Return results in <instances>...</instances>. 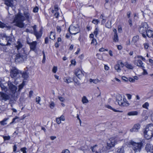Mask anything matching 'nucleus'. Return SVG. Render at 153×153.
<instances>
[{
    "label": "nucleus",
    "mask_w": 153,
    "mask_h": 153,
    "mask_svg": "<svg viewBox=\"0 0 153 153\" xmlns=\"http://www.w3.org/2000/svg\"><path fill=\"white\" fill-rule=\"evenodd\" d=\"M23 44L20 39H18L15 44V48L17 50L18 52H25L24 49L22 48Z\"/></svg>",
    "instance_id": "obj_10"
},
{
    "label": "nucleus",
    "mask_w": 153,
    "mask_h": 153,
    "mask_svg": "<svg viewBox=\"0 0 153 153\" xmlns=\"http://www.w3.org/2000/svg\"><path fill=\"white\" fill-rule=\"evenodd\" d=\"M71 64L75 65L76 64V62L75 59H72L71 60Z\"/></svg>",
    "instance_id": "obj_48"
},
{
    "label": "nucleus",
    "mask_w": 153,
    "mask_h": 153,
    "mask_svg": "<svg viewBox=\"0 0 153 153\" xmlns=\"http://www.w3.org/2000/svg\"><path fill=\"white\" fill-rule=\"evenodd\" d=\"M124 148L122 147L118 148L117 149V153H124Z\"/></svg>",
    "instance_id": "obj_25"
},
{
    "label": "nucleus",
    "mask_w": 153,
    "mask_h": 153,
    "mask_svg": "<svg viewBox=\"0 0 153 153\" xmlns=\"http://www.w3.org/2000/svg\"><path fill=\"white\" fill-rule=\"evenodd\" d=\"M56 121L57 123L58 124H60L61 123L60 119L59 118H56Z\"/></svg>",
    "instance_id": "obj_47"
},
{
    "label": "nucleus",
    "mask_w": 153,
    "mask_h": 153,
    "mask_svg": "<svg viewBox=\"0 0 153 153\" xmlns=\"http://www.w3.org/2000/svg\"><path fill=\"white\" fill-rule=\"evenodd\" d=\"M147 36L149 37H152L153 36V31L151 30H148L146 32Z\"/></svg>",
    "instance_id": "obj_23"
},
{
    "label": "nucleus",
    "mask_w": 153,
    "mask_h": 153,
    "mask_svg": "<svg viewBox=\"0 0 153 153\" xmlns=\"http://www.w3.org/2000/svg\"><path fill=\"white\" fill-rule=\"evenodd\" d=\"M79 149L83 152L84 153H86L87 150V146H82L79 148Z\"/></svg>",
    "instance_id": "obj_29"
},
{
    "label": "nucleus",
    "mask_w": 153,
    "mask_h": 153,
    "mask_svg": "<svg viewBox=\"0 0 153 153\" xmlns=\"http://www.w3.org/2000/svg\"><path fill=\"white\" fill-rule=\"evenodd\" d=\"M134 64L139 67L142 68H144V67L143 65V63L142 61L139 59H136L134 62Z\"/></svg>",
    "instance_id": "obj_16"
},
{
    "label": "nucleus",
    "mask_w": 153,
    "mask_h": 153,
    "mask_svg": "<svg viewBox=\"0 0 153 153\" xmlns=\"http://www.w3.org/2000/svg\"><path fill=\"white\" fill-rule=\"evenodd\" d=\"M10 37L4 34L2 38H0V45L3 46L9 45L11 42Z\"/></svg>",
    "instance_id": "obj_5"
},
{
    "label": "nucleus",
    "mask_w": 153,
    "mask_h": 153,
    "mask_svg": "<svg viewBox=\"0 0 153 153\" xmlns=\"http://www.w3.org/2000/svg\"><path fill=\"white\" fill-rule=\"evenodd\" d=\"M6 120V119H4L3 121L0 122L1 125H4L7 124V123H5Z\"/></svg>",
    "instance_id": "obj_40"
},
{
    "label": "nucleus",
    "mask_w": 153,
    "mask_h": 153,
    "mask_svg": "<svg viewBox=\"0 0 153 153\" xmlns=\"http://www.w3.org/2000/svg\"><path fill=\"white\" fill-rule=\"evenodd\" d=\"M60 119L61 121H64L65 120V118L64 116L63 115H62L61 117L59 118Z\"/></svg>",
    "instance_id": "obj_62"
},
{
    "label": "nucleus",
    "mask_w": 153,
    "mask_h": 153,
    "mask_svg": "<svg viewBox=\"0 0 153 153\" xmlns=\"http://www.w3.org/2000/svg\"><path fill=\"white\" fill-rule=\"evenodd\" d=\"M105 26L107 28H111V21H108L106 23Z\"/></svg>",
    "instance_id": "obj_34"
},
{
    "label": "nucleus",
    "mask_w": 153,
    "mask_h": 153,
    "mask_svg": "<svg viewBox=\"0 0 153 153\" xmlns=\"http://www.w3.org/2000/svg\"><path fill=\"white\" fill-rule=\"evenodd\" d=\"M19 118V117L16 116L12 120V122L10 123L11 124L12 123H14L16 120L18 119Z\"/></svg>",
    "instance_id": "obj_59"
},
{
    "label": "nucleus",
    "mask_w": 153,
    "mask_h": 153,
    "mask_svg": "<svg viewBox=\"0 0 153 153\" xmlns=\"http://www.w3.org/2000/svg\"><path fill=\"white\" fill-rule=\"evenodd\" d=\"M97 146V145H95L94 146H91L90 147V149L91 150V151L93 152H96V149H95V148Z\"/></svg>",
    "instance_id": "obj_37"
},
{
    "label": "nucleus",
    "mask_w": 153,
    "mask_h": 153,
    "mask_svg": "<svg viewBox=\"0 0 153 153\" xmlns=\"http://www.w3.org/2000/svg\"><path fill=\"white\" fill-rule=\"evenodd\" d=\"M0 94L2 99L6 101L9 99V96L6 94L3 93H1Z\"/></svg>",
    "instance_id": "obj_20"
},
{
    "label": "nucleus",
    "mask_w": 153,
    "mask_h": 153,
    "mask_svg": "<svg viewBox=\"0 0 153 153\" xmlns=\"http://www.w3.org/2000/svg\"><path fill=\"white\" fill-rule=\"evenodd\" d=\"M24 83L23 82L22 84L19 85V90H20L24 86Z\"/></svg>",
    "instance_id": "obj_44"
},
{
    "label": "nucleus",
    "mask_w": 153,
    "mask_h": 153,
    "mask_svg": "<svg viewBox=\"0 0 153 153\" xmlns=\"http://www.w3.org/2000/svg\"><path fill=\"white\" fill-rule=\"evenodd\" d=\"M36 102H37L38 104H40L39 102L40 101V97H38L36 98Z\"/></svg>",
    "instance_id": "obj_46"
},
{
    "label": "nucleus",
    "mask_w": 153,
    "mask_h": 153,
    "mask_svg": "<svg viewBox=\"0 0 153 153\" xmlns=\"http://www.w3.org/2000/svg\"><path fill=\"white\" fill-rule=\"evenodd\" d=\"M149 105V103L147 102H146L144 104H143L142 107L143 108H145L146 109H148V107Z\"/></svg>",
    "instance_id": "obj_35"
},
{
    "label": "nucleus",
    "mask_w": 153,
    "mask_h": 153,
    "mask_svg": "<svg viewBox=\"0 0 153 153\" xmlns=\"http://www.w3.org/2000/svg\"><path fill=\"white\" fill-rule=\"evenodd\" d=\"M143 70V74L144 75H147L148 73L146 71L144 68H142Z\"/></svg>",
    "instance_id": "obj_61"
},
{
    "label": "nucleus",
    "mask_w": 153,
    "mask_h": 153,
    "mask_svg": "<svg viewBox=\"0 0 153 153\" xmlns=\"http://www.w3.org/2000/svg\"><path fill=\"white\" fill-rule=\"evenodd\" d=\"M89 81L90 82H93L94 83L96 84L100 82V80L97 79H90Z\"/></svg>",
    "instance_id": "obj_31"
},
{
    "label": "nucleus",
    "mask_w": 153,
    "mask_h": 153,
    "mask_svg": "<svg viewBox=\"0 0 153 153\" xmlns=\"http://www.w3.org/2000/svg\"><path fill=\"white\" fill-rule=\"evenodd\" d=\"M128 80L130 82H133L135 81L134 79L131 77H129L128 78Z\"/></svg>",
    "instance_id": "obj_58"
},
{
    "label": "nucleus",
    "mask_w": 153,
    "mask_h": 153,
    "mask_svg": "<svg viewBox=\"0 0 153 153\" xmlns=\"http://www.w3.org/2000/svg\"><path fill=\"white\" fill-rule=\"evenodd\" d=\"M108 51V50L106 49H104V48H101L99 49V51L100 52H103V51Z\"/></svg>",
    "instance_id": "obj_54"
},
{
    "label": "nucleus",
    "mask_w": 153,
    "mask_h": 153,
    "mask_svg": "<svg viewBox=\"0 0 153 153\" xmlns=\"http://www.w3.org/2000/svg\"><path fill=\"white\" fill-rule=\"evenodd\" d=\"M57 70V67L56 66H54L52 69V71L54 73H56Z\"/></svg>",
    "instance_id": "obj_42"
},
{
    "label": "nucleus",
    "mask_w": 153,
    "mask_h": 153,
    "mask_svg": "<svg viewBox=\"0 0 153 153\" xmlns=\"http://www.w3.org/2000/svg\"><path fill=\"white\" fill-rule=\"evenodd\" d=\"M140 127V125L139 124H135L133 127L130 129V131L131 132L138 131Z\"/></svg>",
    "instance_id": "obj_17"
},
{
    "label": "nucleus",
    "mask_w": 153,
    "mask_h": 153,
    "mask_svg": "<svg viewBox=\"0 0 153 153\" xmlns=\"http://www.w3.org/2000/svg\"><path fill=\"white\" fill-rule=\"evenodd\" d=\"M138 112L136 111H133L128 112L127 115L129 116L137 115Z\"/></svg>",
    "instance_id": "obj_22"
},
{
    "label": "nucleus",
    "mask_w": 153,
    "mask_h": 153,
    "mask_svg": "<svg viewBox=\"0 0 153 153\" xmlns=\"http://www.w3.org/2000/svg\"><path fill=\"white\" fill-rule=\"evenodd\" d=\"M118 30L119 33H121L122 32V27L121 26H118Z\"/></svg>",
    "instance_id": "obj_57"
},
{
    "label": "nucleus",
    "mask_w": 153,
    "mask_h": 153,
    "mask_svg": "<svg viewBox=\"0 0 153 153\" xmlns=\"http://www.w3.org/2000/svg\"><path fill=\"white\" fill-rule=\"evenodd\" d=\"M116 101L119 105L121 106H128L130 105L124 96L123 98L120 96H118L117 99Z\"/></svg>",
    "instance_id": "obj_4"
},
{
    "label": "nucleus",
    "mask_w": 153,
    "mask_h": 153,
    "mask_svg": "<svg viewBox=\"0 0 153 153\" xmlns=\"http://www.w3.org/2000/svg\"><path fill=\"white\" fill-rule=\"evenodd\" d=\"M10 75L12 78H18L21 72L17 69L16 67H13L10 70Z\"/></svg>",
    "instance_id": "obj_7"
},
{
    "label": "nucleus",
    "mask_w": 153,
    "mask_h": 153,
    "mask_svg": "<svg viewBox=\"0 0 153 153\" xmlns=\"http://www.w3.org/2000/svg\"><path fill=\"white\" fill-rule=\"evenodd\" d=\"M82 101L83 104L87 103L88 102V100L85 96H84L82 97Z\"/></svg>",
    "instance_id": "obj_28"
},
{
    "label": "nucleus",
    "mask_w": 153,
    "mask_h": 153,
    "mask_svg": "<svg viewBox=\"0 0 153 153\" xmlns=\"http://www.w3.org/2000/svg\"><path fill=\"white\" fill-rule=\"evenodd\" d=\"M38 8L37 7H36L34 8L33 10V12L34 13L37 12H38Z\"/></svg>",
    "instance_id": "obj_56"
},
{
    "label": "nucleus",
    "mask_w": 153,
    "mask_h": 153,
    "mask_svg": "<svg viewBox=\"0 0 153 153\" xmlns=\"http://www.w3.org/2000/svg\"><path fill=\"white\" fill-rule=\"evenodd\" d=\"M129 145H131V147L134 153L140 152L143 147V141L136 143L133 141H131L129 142Z\"/></svg>",
    "instance_id": "obj_3"
},
{
    "label": "nucleus",
    "mask_w": 153,
    "mask_h": 153,
    "mask_svg": "<svg viewBox=\"0 0 153 153\" xmlns=\"http://www.w3.org/2000/svg\"><path fill=\"white\" fill-rule=\"evenodd\" d=\"M32 27L33 29L34 34L36 36L37 39H39L42 35V30H40L39 32H37L36 29V25H34L32 26Z\"/></svg>",
    "instance_id": "obj_11"
},
{
    "label": "nucleus",
    "mask_w": 153,
    "mask_h": 153,
    "mask_svg": "<svg viewBox=\"0 0 153 153\" xmlns=\"http://www.w3.org/2000/svg\"><path fill=\"white\" fill-rule=\"evenodd\" d=\"M3 138L4 140H8L10 139V137L9 136H4Z\"/></svg>",
    "instance_id": "obj_50"
},
{
    "label": "nucleus",
    "mask_w": 153,
    "mask_h": 153,
    "mask_svg": "<svg viewBox=\"0 0 153 153\" xmlns=\"http://www.w3.org/2000/svg\"><path fill=\"white\" fill-rule=\"evenodd\" d=\"M37 44L36 42H33L30 43V49L33 51H34L36 48V46Z\"/></svg>",
    "instance_id": "obj_19"
},
{
    "label": "nucleus",
    "mask_w": 153,
    "mask_h": 153,
    "mask_svg": "<svg viewBox=\"0 0 153 153\" xmlns=\"http://www.w3.org/2000/svg\"><path fill=\"white\" fill-rule=\"evenodd\" d=\"M94 44V45H96L97 44L96 40V39L93 38L91 42V44Z\"/></svg>",
    "instance_id": "obj_41"
},
{
    "label": "nucleus",
    "mask_w": 153,
    "mask_h": 153,
    "mask_svg": "<svg viewBox=\"0 0 153 153\" xmlns=\"http://www.w3.org/2000/svg\"><path fill=\"white\" fill-rule=\"evenodd\" d=\"M43 59L42 61V63H44L45 61V55L44 51L43 52Z\"/></svg>",
    "instance_id": "obj_55"
},
{
    "label": "nucleus",
    "mask_w": 153,
    "mask_h": 153,
    "mask_svg": "<svg viewBox=\"0 0 153 153\" xmlns=\"http://www.w3.org/2000/svg\"><path fill=\"white\" fill-rule=\"evenodd\" d=\"M124 66L128 69H132L133 68V66L131 64H129L127 62L125 63V65H124Z\"/></svg>",
    "instance_id": "obj_24"
},
{
    "label": "nucleus",
    "mask_w": 153,
    "mask_h": 153,
    "mask_svg": "<svg viewBox=\"0 0 153 153\" xmlns=\"http://www.w3.org/2000/svg\"><path fill=\"white\" fill-rule=\"evenodd\" d=\"M75 74L80 79L84 76L83 72L82 70L79 69H77L75 70Z\"/></svg>",
    "instance_id": "obj_14"
},
{
    "label": "nucleus",
    "mask_w": 153,
    "mask_h": 153,
    "mask_svg": "<svg viewBox=\"0 0 153 153\" xmlns=\"http://www.w3.org/2000/svg\"><path fill=\"white\" fill-rule=\"evenodd\" d=\"M145 138L147 139H151L153 136V124H149L146 126L144 131Z\"/></svg>",
    "instance_id": "obj_2"
},
{
    "label": "nucleus",
    "mask_w": 153,
    "mask_h": 153,
    "mask_svg": "<svg viewBox=\"0 0 153 153\" xmlns=\"http://www.w3.org/2000/svg\"><path fill=\"white\" fill-rule=\"evenodd\" d=\"M113 41L114 42H117L118 41V38L117 34L114 35L113 37Z\"/></svg>",
    "instance_id": "obj_30"
},
{
    "label": "nucleus",
    "mask_w": 153,
    "mask_h": 153,
    "mask_svg": "<svg viewBox=\"0 0 153 153\" xmlns=\"http://www.w3.org/2000/svg\"><path fill=\"white\" fill-rule=\"evenodd\" d=\"M148 28L147 24L146 22H144L141 25L139 29V32L142 34L144 38L146 37V36L144 34L146 32Z\"/></svg>",
    "instance_id": "obj_8"
},
{
    "label": "nucleus",
    "mask_w": 153,
    "mask_h": 153,
    "mask_svg": "<svg viewBox=\"0 0 153 153\" xmlns=\"http://www.w3.org/2000/svg\"><path fill=\"white\" fill-rule=\"evenodd\" d=\"M62 153H70V152L68 149H65L62 151Z\"/></svg>",
    "instance_id": "obj_60"
},
{
    "label": "nucleus",
    "mask_w": 153,
    "mask_h": 153,
    "mask_svg": "<svg viewBox=\"0 0 153 153\" xmlns=\"http://www.w3.org/2000/svg\"><path fill=\"white\" fill-rule=\"evenodd\" d=\"M26 148H23L21 149V150L23 152V153H26Z\"/></svg>",
    "instance_id": "obj_51"
},
{
    "label": "nucleus",
    "mask_w": 153,
    "mask_h": 153,
    "mask_svg": "<svg viewBox=\"0 0 153 153\" xmlns=\"http://www.w3.org/2000/svg\"><path fill=\"white\" fill-rule=\"evenodd\" d=\"M20 74L22 75L23 78L25 79H27L28 77V74L25 72L23 73L21 72V74Z\"/></svg>",
    "instance_id": "obj_26"
},
{
    "label": "nucleus",
    "mask_w": 153,
    "mask_h": 153,
    "mask_svg": "<svg viewBox=\"0 0 153 153\" xmlns=\"http://www.w3.org/2000/svg\"><path fill=\"white\" fill-rule=\"evenodd\" d=\"M100 22L97 19H94L92 21V22L94 24H97Z\"/></svg>",
    "instance_id": "obj_39"
},
{
    "label": "nucleus",
    "mask_w": 153,
    "mask_h": 153,
    "mask_svg": "<svg viewBox=\"0 0 153 153\" xmlns=\"http://www.w3.org/2000/svg\"><path fill=\"white\" fill-rule=\"evenodd\" d=\"M69 31L71 34L75 35L78 33L79 31V28L77 25L73 24L71 25L69 28Z\"/></svg>",
    "instance_id": "obj_6"
},
{
    "label": "nucleus",
    "mask_w": 153,
    "mask_h": 153,
    "mask_svg": "<svg viewBox=\"0 0 153 153\" xmlns=\"http://www.w3.org/2000/svg\"><path fill=\"white\" fill-rule=\"evenodd\" d=\"M144 48L146 49H147L149 47V44L148 43H145L143 44Z\"/></svg>",
    "instance_id": "obj_43"
},
{
    "label": "nucleus",
    "mask_w": 153,
    "mask_h": 153,
    "mask_svg": "<svg viewBox=\"0 0 153 153\" xmlns=\"http://www.w3.org/2000/svg\"><path fill=\"white\" fill-rule=\"evenodd\" d=\"M120 65H121V68L123 67L124 64L121 60H119L117 62V64L114 66L115 70L118 72H120L121 71V69L120 67Z\"/></svg>",
    "instance_id": "obj_13"
},
{
    "label": "nucleus",
    "mask_w": 153,
    "mask_h": 153,
    "mask_svg": "<svg viewBox=\"0 0 153 153\" xmlns=\"http://www.w3.org/2000/svg\"><path fill=\"white\" fill-rule=\"evenodd\" d=\"M23 15L20 12L15 16L13 22L14 25L20 28H23L25 27V25L23 22L25 20L27 21L28 22H30L31 17L28 10H24Z\"/></svg>",
    "instance_id": "obj_1"
},
{
    "label": "nucleus",
    "mask_w": 153,
    "mask_h": 153,
    "mask_svg": "<svg viewBox=\"0 0 153 153\" xmlns=\"http://www.w3.org/2000/svg\"><path fill=\"white\" fill-rule=\"evenodd\" d=\"M122 78L123 80L126 82L128 81V79L125 76L122 77Z\"/></svg>",
    "instance_id": "obj_49"
},
{
    "label": "nucleus",
    "mask_w": 153,
    "mask_h": 153,
    "mask_svg": "<svg viewBox=\"0 0 153 153\" xmlns=\"http://www.w3.org/2000/svg\"><path fill=\"white\" fill-rule=\"evenodd\" d=\"M116 143V140L114 139L111 138L107 143V149H109L111 148L114 147Z\"/></svg>",
    "instance_id": "obj_12"
},
{
    "label": "nucleus",
    "mask_w": 153,
    "mask_h": 153,
    "mask_svg": "<svg viewBox=\"0 0 153 153\" xmlns=\"http://www.w3.org/2000/svg\"><path fill=\"white\" fill-rule=\"evenodd\" d=\"M55 104L54 102L53 101H50L49 102V106L51 109H53L54 107Z\"/></svg>",
    "instance_id": "obj_33"
},
{
    "label": "nucleus",
    "mask_w": 153,
    "mask_h": 153,
    "mask_svg": "<svg viewBox=\"0 0 153 153\" xmlns=\"http://www.w3.org/2000/svg\"><path fill=\"white\" fill-rule=\"evenodd\" d=\"M64 81L68 83L71 82L70 77L65 78L64 79Z\"/></svg>",
    "instance_id": "obj_36"
},
{
    "label": "nucleus",
    "mask_w": 153,
    "mask_h": 153,
    "mask_svg": "<svg viewBox=\"0 0 153 153\" xmlns=\"http://www.w3.org/2000/svg\"><path fill=\"white\" fill-rule=\"evenodd\" d=\"M56 29L58 32L60 33L61 31V28L59 26H57Z\"/></svg>",
    "instance_id": "obj_52"
},
{
    "label": "nucleus",
    "mask_w": 153,
    "mask_h": 153,
    "mask_svg": "<svg viewBox=\"0 0 153 153\" xmlns=\"http://www.w3.org/2000/svg\"><path fill=\"white\" fill-rule=\"evenodd\" d=\"M99 31V30L98 28H96L94 32V34L95 35L96 37H97V35L98 34Z\"/></svg>",
    "instance_id": "obj_38"
},
{
    "label": "nucleus",
    "mask_w": 153,
    "mask_h": 153,
    "mask_svg": "<svg viewBox=\"0 0 153 153\" xmlns=\"http://www.w3.org/2000/svg\"><path fill=\"white\" fill-rule=\"evenodd\" d=\"M58 98L61 102H63L65 101V98L63 97L59 96L58 97Z\"/></svg>",
    "instance_id": "obj_45"
},
{
    "label": "nucleus",
    "mask_w": 153,
    "mask_h": 153,
    "mask_svg": "<svg viewBox=\"0 0 153 153\" xmlns=\"http://www.w3.org/2000/svg\"><path fill=\"white\" fill-rule=\"evenodd\" d=\"M48 43V38L47 37L45 39V43L46 44Z\"/></svg>",
    "instance_id": "obj_64"
},
{
    "label": "nucleus",
    "mask_w": 153,
    "mask_h": 153,
    "mask_svg": "<svg viewBox=\"0 0 153 153\" xmlns=\"http://www.w3.org/2000/svg\"><path fill=\"white\" fill-rule=\"evenodd\" d=\"M145 149L147 152H150L153 153V146L151 145L150 144H147L145 147Z\"/></svg>",
    "instance_id": "obj_18"
},
{
    "label": "nucleus",
    "mask_w": 153,
    "mask_h": 153,
    "mask_svg": "<svg viewBox=\"0 0 153 153\" xmlns=\"http://www.w3.org/2000/svg\"><path fill=\"white\" fill-rule=\"evenodd\" d=\"M50 39L53 40L55 39V34L54 33L52 32H51L50 35Z\"/></svg>",
    "instance_id": "obj_32"
},
{
    "label": "nucleus",
    "mask_w": 153,
    "mask_h": 153,
    "mask_svg": "<svg viewBox=\"0 0 153 153\" xmlns=\"http://www.w3.org/2000/svg\"><path fill=\"white\" fill-rule=\"evenodd\" d=\"M128 23L130 27H131L132 26V23L131 19H129V20Z\"/></svg>",
    "instance_id": "obj_63"
},
{
    "label": "nucleus",
    "mask_w": 153,
    "mask_h": 153,
    "mask_svg": "<svg viewBox=\"0 0 153 153\" xmlns=\"http://www.w3.org/2000/svg\"><path fill=\"white\" fill-rule=\"evenodd\" d=\"M8 85L10 90L13 94L15 93L17 88L16 86L13 85L12 82L10 81L8 82Z\"/></svg>",
    "instance_id": "obj_15"
},
{
    "label": "nucleus",
    "mask_w": 153,
    "mask_h": 153,
    "mask_svg": "<svg viewBox=\"0 0 153 153\" xmlns=\"http://www.w3.org/2000/svg\"><path fill=\"white\" fill-rule=\"evenodd\" d=\"M18 53L17 54L16 57L15 58V60L18 62H20L24 61L26 59L27 56L25 53V52H18Z\"/></svg>",
    "instance_id": "obj_9"
},
{
    "label": "nucleus",
    "mask_w": 153,
    "mask_h": 153,
    "mask_svg": "<svg viewBox=\"0 0 153 153\" xmlns=\"http://www.w3.org/2000/svg\"><path fill=\"white\" fill-rule=\"evenodd\" d=\"M139 36L137 35L134 36L132 39L131 42L132 43L135 44L139 40Z\"/></svg>",
    "instance_id": "obj_21"
},
{
    "label": "nucleus",
    "mask_w": 153,
    "mask_h": 153,
    "mask_svg": "<svg viewBox=\"0 0 153 153\" xmlns=\"http://www.w3.org/2000/svg\"><path fill=\"white\" fill-rule=\"evenodd\" d=\"M2 87V88H1L2 90L5 92H6L7 90V88L4 85Z\"/></svg>",
    "instance_id": "obj_53"
},
{
    "label": "nucleus",
    "mask_w": 153,
    "mask_h": 153,
    "mask_svg": "<svg viewBox=\"0 0 153 153\" xmlns=\"http://www.w3.org/2000/svg\"><path fill=\"white\" fill-rule=\"evenodd\" d=\"M105 107H106L108 109H110L111 110H113V111H114V112H119V111L113 108H112L111 107V106H110L109 105H105Z\"/></svg>",
    "instance_id": "obj_27"
}]
</instances>
